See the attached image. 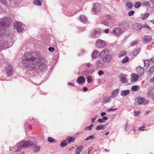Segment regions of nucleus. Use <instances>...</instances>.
<instances>
[{
	"label": "nucleus",
	"instance_id": "37",
	"mask_svg": "<svg viewBox=\"0 0 154 154\" xmlns=\"http://www.w3.org/2000/svg\"><path fill=\"white\" fill-rule=\"evenodd\" d=\"M93 126L94 125L93 124H91L88 126L86 127L85 128V130H91L92 129Z\"/></svg>",
	"mask_w": 154,
	"mask_h": 154
},
{
	"label": "nucleus",
	"instance_id": "14",
	"mask_svg": "<svg viewBox=\"0 0 154 154\" xmlns=\"http://www.w3.org/2000/svg\"><path fill=\"white\" fill-rule=\"evenodd\" d=\"M132 27L133 29L136 31H139L142 28L140 24L139 23H136L134 24Z\"/></svg>",
	"mask_w": 154,
	"mask_h": 154
},
{
	"label": "nucleus",
	"instance_id": "18",
	"mask_svg": "<svg viewBox=\"0 0 154 154\" xmlns=\"http://www.w3.org/2000/svg\"><path fill=\"white\" fill-rule=\"evenodd\" d=\"M136 70L137 73L140 75H143L144 73L143 69L140 66L137 67Z\"/></svg>",
	"mask_w": 154,
	"mask_h": 154
},
{
	"label": "nucleus",
	"instance_id": "30",
	"mask_svg": "<svg viewBox=\"0 0 154 154\" xmlns=\"http://www.w3.org/2000/svg\"><path fill=\"white\" fill-rule=\"evenodd\" d=\"M68 143L66 140L62 141L60 144V146L62 147H64L66 146L67 145H68Z\"/></svg>",
	"mask_w": 154,
	"mask_h": 154
},
{
	"label": "nucleus",
	"instance_id": "58",
	"mask_svg": "<svg viewBox=\"0 0 154 154\" xmlns=\"http://www.w3.org/2000/svg\"><path fill=\"white\" fill-rule=\"evenodd\" d=\"M143 28H146L148 29H151L150 27L149 26L147 25L143 26Z\"/></svg>",
	"mask_w": 154,
	"mask_h": 154
},
{
	"label": "nucleus",
	"instance_id": "61",
	"mask_svg": "<svg viewBox=\"0 0 154 154\" xmlns=\"http://www.w3.org/2000/svg\"><path fill=\"white\" fill-rule=\"evenodd\" d=\"M106 113L105 112H103L101 113V115L102 116H103L106 115Z\"/></svg>",
	"mask_w": 154,
	"mask_h": 154
},
{
	"label": "nucleus",
	"instance_id": "50",
	"mask_svg": "<svg viewBox=\"0 0 154 154\" xmlns=\"http://www.w3.org/2000/svg\"><path fill=\"white\" fill-rule=\"evenodd\" d=\"M134 12L133 11H130L128 13V15L129 16H131L133 15L134 14Z\"/></svg>",
	"mask_w": 154,
	"mask_h": 154
},
{
	"label": "nucleus",
	"instance_id": "8",
	"mask_svg": "<svg viewBox=\"0 0 154 154\" xmlns=\"http://www.w3.org/2000/svg\"><path fill=\"white\" fill-rule=\"evenodd\" d=\"M8 42L3 40L2 38L0 37V50H4L8 48Z\"/></svg>",
	"mask_w": 154,
	"mask_h": 154
},
{
	"label": "nucleus",
	"instance_id": "54",
	"mask_svg": "<svg viewBox=\"0 0 154 154\" xmlns=\"http://www.w3.org/2000/svg\"><path fill=\"white\" fill-rule=\"evenodd\" d=\"M49 50L51 52H53L54 50V49L53 47H49L48 48Z\"/></svg>",
	"mask_w": 154,
	"mask_h": 154
},
{
	"label": "nucleus",
	"instance_id": "45",
	"mask_svg": "<svg viewBox=\"0 0 154 154\" xmlns=\"http://www.w3.org/2000/svg\"><path fill=\"white\" fill-rule=\"evenodd\" d=\"M150 3L148 2H145L143 3V5L144 6H147L149 5L150 6Z\"/></svg>",
	"mask_w": 154,
	"mask_h": 154
},
{
	"label": "nucleus",
	"instance_id": "5",
	"mask_svg": "<svg viewBox=\"0 0 154 154\" xmlns=\"http://www.w3.org/2000/svg\"><path fill=\"white\" fill-rule=\"evenodd\" d=\"M14 27L19 32H21L23 29L22 23L20 22H16L14 23Z\"/></svg>",
	"mask_w": 154,
	"mask_h": 154
},
{
	"label": "nucleus",
	"instance_id": "64",
	"mask_svg": "<svg viewBox=\"0 0 154 154\" xmlns=\"http://www.w3.org/2000/svg\"><path fill=\"white\" fill-rule=\"evenodd\" d=\"M91 65V64L90 63H88L86 64V66L88 67H90Z\"/></svg>",
	"mask_w": 154,
	"mask_h": 154
},
{
	"label": "nucleus",
	"instance_id": "21",
	"mask_svg": "<svg viewBox=\"0 0 154 154\" xmlns=\"http://www.w3.org/2000/svg\"><path fill=\"white\" fill-rule=\"evenodd\" d=\"M83 147L81 145L79 146L76 149L75 153L76 154H79L83 149Z\"/></svg>",
	"mask_w": 154,
	"mask_h": 154
},
{
	"label": "nucleus",
	"instance_id": "19",
	"mask_svg": "<svg viewBox=\"0 0 154 154\" xmlns=\"http://www.w3.org/2000/svg\"><path fill=\"white\" fill-rule=\"evenodd\" d=\"M132 77L131 80L133 82L136 81L138 80L139 78V76L138 75L132 73L131 75Z\"/></svg>",
	"mask_w": 154,
	"mask_h": 154
},
{
	"label": "nucleus",
	"instance_id": "6",
	"mask_svg": "<svg viewBox=\"0 0 154 154\" xmlns=\"http://www.w3.org/2000/svg\"><path fill=\"white\" fill-rule=\"evenodd\" d=\"M101 29L99 28L94 30L91 34V36L93 38H96L99 36L100 34L102 32Z\"/></svg>",
	"mask_w": 154,
	"mask_h": 154
},
{
	"label": "nucleus",
	"instance_id": "23",
	"mask_svg": "<svg viewBox=\"0 0 154 154\" xmlns=\"http://www.w3.org/2000/svg\"><path fill=\"white\" fill-rule=\"evenodd\" d=\"M119 91V89H116L114 90L112 93L111 95V97L112 98H114L117 96L118 95V92Z\"/></svg>",
	"mask_w": 154,
	"mask_h": 154
},
{
	"label": "nucleus",
	"instance_id": "26",
	"mask_svg": "<svg viewBox=\"0 0 154 154\" xmlns=\"http://www.w3.org/2000/svg\"><path fill=\"white\" fill-rule=\"evenodd\" d=\"M66 141H67L68 144H69L70 143L73 142L75 140V138L74 137H69L67 138L66 139Z\"/></svg>",
	"mask_w": 154,
	"mask_h": 154
},
{
	"label": "nucleus",
	"instance_id": "25",
	"mask_svg": "<svg viewBox=\"0 0 154 154\" xmlns=\"http://www.w3.org/2000/svg\"><path fill=\"white\" fill-rule=\"evenodd\" d=\"M111 100V97L107 96L104 97L103 99L102 102L103 103H106L109 102Z\"/></svg>",
	"mask_w": 154,
	"mask_h": 154
},
{
	"label": "nucleus",
	"instance_id": "39",
	"mask_svg": "<svg viewBox=\"0 0 154 154\" xmlns=\"http://www.w3.org/2000/svg\"><path fill=\"white\" fill-rule=\"evenodd\" d=\"M149 13H147L142 17V18L143 20H145L149 16Z\"/></svg>",
	"mask_w": 154,
	"mask_h": 154
},
{
	"label": "nucleus",
	"instance_id": "48",
	"mask_svg": "<svg viewBox=\"0 0 154 154\" xmlns=\"http://www.w3.org/2000/svg\"><path fill=\"white\" fill-rule=\"evenodd\" d=\"M144 66H146V65L148 66L149 63V61L148 60H146L144 61Z\"/></svg>",
	"mask_w": 154,
	"mask_h": 154
},
{
	"label": "nucleus",
	"instance_id": "13",
	"mask_svg": "<svg viewBox=\"0 0 154 154\" xmlns=\"http://www.w3.org/2000/svg\"><path fill=\"white\" fill-rule=\"evenodd\" d=\"M99 56H100V52L97 50H95L92 53V57L95 59L98 58Z\"/></svg>",
	"mask_w": 154,
	"mask_h": 154
},
{
	"label": "nucleus",
	"instance_id": "34",
	"mask_svg": "<svg viewBox=\"0 0 154 154\" xmlns=\"http://www.w3.org/2000/svg\"><path fill=\"white\" fill-rule=\"evenodd\" d=\"M141 5V3L139 2H137L135 4L134 6L136 8H139Z\"/></svg>",
	"mask_w": 154,
	"mask_h": 154
},
{
	"label": "nucleus",
	"instance_id": "56",
	"mask_svg": "<svg viewBox=\"0 0 154 154\" xmlns=\"http://www.w3.org/2000/svg\"><path fill=\"white\" fill-rule=\"evenodd\" d=\"M109 32V29H106L104 30V32L108 33Z\"/></svg>",
	"mask_w": 154,
	"mask_h": 154
},
{
	"label": "nucleus",
	"instance_id": "38",
	"mask_svg": "<svg viewBox=\"0 0 154 154\" xmlns=\"http://www.w3.org/2000/svg\"><path fill=\"white\" fill-rule=\"evenodd\" d=\"M94 135H91L87 137L85 139V140H93L94 139Z\"/></svg>",
	"mask_w": 154,
	"mask_h": 154
},
{
	"label": "nucleus",
	"instance_id": "3",
	"mask_svg": "<svg viewBox=\"0 0 154 154\" xmlns=\"http://www.w3.org/2000/svg\"><path fill=\"white\" fill-rule=\"evenodd\" d=\"M33 143L32 141H20L17 144V149H16L15 152H18L23 148H26L33 145Z\"/></svg>",
	"mask_w": 154,
	"mask_h": 154
},
{
	"label": "nucleus",
	"instance_id": "10",
	"mask_svg": "<svg viewBox=\"0 0 154 154\" xmlns=\"http://www.w3.org/2000/svg\"><path fill=\"white\" fill-rule=\"evenodd\" d=\"M5 72L8 76H9L13 74V71L12 67L8 66L5 68Z\"/></svg>",
	"mask_w": 154,
	"mask_h": 154
},
{
	"label": "nucleus",
	"instance_id": "7",
	"mask_svg": "<svg viewBox=\"0 0 154 154\" xmlns=\"http://www.w3.org/2000/svg\"><path fill=\"white\" fill-rule=\"evenodd\" d=\"M96 46L97 48H103L106 46V44L103 40L100 39H98L96 42Z\"/></svg>",
	"mask_w": 154,
	"mask_h": 154
},
{
	"label": "nucleus",
	"instance_id": "44",
	"mask_svg": "<svg viewBox=\"0 0 154 154\" xmlns=\"http://www.w3.org/2000/svg\"><path fill=\"white\" fill-rule=\"evenodd\" d=\"M150 7L151 8H154V1H151L150 3Z\"/></svg>",
	"mask_w": 154,
	"mask_h": 154
},
{
	"label": "nucleus",
	"instance_id": "9",
	"mask_svg": "<svg viewBox=\"0 0 154 154\" xmlns=\"http://www.w3.org/2000/svg\"><path fill=\"white\" fill-rule=\"evenodd\" d=\"M112 32L114 35L117 36L121 35L123 33L122 29L119 27L113 28Z\"/></svg>",
	"mask_w": 154,
	"mask_h": 154
},
{
	"label": "nucleus",
	"instance_id": "31",
	"mask_svg": "<svg viewBox=\"0 0 154 154\" xmlns=\"http://www.w3.org/2000/svg\"><path fill=\"white\" fill-rule=\"evenodd\" d=\"M154 72V66L150 67L147 73L148 74H150L153 73Z\"/></svg>",
	"mask_w": 154,
	"mask_h": 154
},
{
	"label": "nucleus",
	"instance_id": "24",
	"mask_svg": "<svg viewBox=\"0 0 154 154\" xmlns=\"http://www.w3.org/2000/svg\"><path fill=\"white\" fill-rule=\"evenodd\" d=\"M85 81V79L83 76H81L79 77L76 80L77 82L80 83H82Z\"/></svg>",
	"mask_w": 154,
	"mask_h": 154
},
{
	"label": "nucleus",
	"instance_id": "12",
	"mask_svg": "<svg viewBox=\"0 0 154 154\" xmlns=\"http://www.w3.org/2000/svg\"><path fill=\"white\" fill-rule=\"evenodd\" d=\"M152 39L151 36L149 35H145L143 37V41L144 43H148Z\"/></svg>",
	"mask_w": 154,
	"mask_h": 154
},
{
	"label": "nucleus",
	"instance_id": "60",
	"mask_svg": "<svg viewBox=\"0 0 154 154\" xmlns=\"http://www.w3.org/2000/svg\"><path fill=\"white\" fill-rule=\"evenodd\" d=\"M96 119L95 118H93L91 119V121H92V123H93L94 122H95V120H96Z\"/></svg>",
	"mask_w": 154,
	"mask_h": 154
},
{
	"label": "nucleus",
	"instance_id": "49",
	"mask_svg": "<svg viewBox=\"0 0 154 154\" xmlns=\"http://www.w3.org/2000/svg\"><path fill=\"white\" fill-rule=\"evenodd\" d=\"M0 1L4 5H6L8 3L7 0H0Z\"/></svg>",
	"mask_w": 154,
	"mask_h": 154
},
{
	"label": "nucleus",
	"instance_id": "16",
	"mask_svg": "<svg viewBox=\"0 0 154 154\" xmlns=\"http://www.w3.org/2000/svg\"><path fill=\"white\" fill-rule=\"evenodd\" d=\"M101 6L98 3H95L94 5V11L97 12L100 11L101 10Z\"/></svg>",
	"mask_w": 154,
	"mask_h": 154
},
{
	"label": "nucleus",
	"instance_id": "28",
	"mask_svg": "<svg viewBox=\"0 0 154 154\" xmlns=\"http://www.w3.org/2000/svg\"><path fill=\"white\" fill-rule=\"evenodd\" d=\"M40 149V147L38 146L35 145L33 146V151L34 152H38Z\"/></svg>",
	"mask_w": 154,
	"mask_h": 154
},
{
	"label": "nucleus",
	"instance_id": "63",
	"mask_svg": "<svg viewBox=\"0 0 154 154\" xmlns=\"http://www.w3.org/2000/svg\"><path fill=\"white\" fill-rule=\"evenodd\" d=\"M108 119V118L106 117H103V120H107Z\"/></svg>",
	"mask_w": 154,
	"mask_h": 154
},
{
	"label": "nucleus",
	"instance_id": "59",
	"mask_svg": "<svg viewBox=\"0 0 154 154\" xmlns=\"http://www.w3.org/2000/svg\"><path fill=\"white\" fill-rule=\"evenodd\" d=\"M117 109V108L115 109H112L111 108V109H108V110L109 111H113V110H115Z\"/></svg>",
	"mask_w": 154,
	"mask_h": 154
},
{
	"label": "nucleus",
	"instance_id": "55",
	"mask_svg": "<svg viewBox=\"0 0 154 154\" xmlns=\"http://www.w3.org/2000/svg\"><path fill=\"white\" fill-rule=\"evenodd\" d=\"M104 74L103 72L101 70H100L99 71L98 73V74L99 75H102L103 74Z\"/></svg>",
	"mask_w": 154,
	"mask_h": 154
},
{
	"label": "nucleus",
	"instance_id": "36",
	"mask_svg": "<svg viewBox=\"0 0 154 154\" xmlns=\"http://www.w3.org/2000/svg\"><path fill=\"white\" fill-rule=\"evenodd\" d=\"M126 55V52L124 51H122L119 54V57H121L124 56Z\"/></svg>",
	"mask_w": 154,
	"mask_h": 154
},
{
	"label": "nucleus",
	"instance_id": "43",
	"mask_svg": "<svg viewBox=\"0 0 154 154\" xmlns=\"http://www.w3.org/2000/svg\"><path fill=\"white\" fill-rule=\"evenodd\" d=\"M92 77L90 75H89L87 77V79L88 80V83L92 81Z\"/></svg>",
	"mask_w": 154,
	"mask_h": 154
},
{
	"label": "nucleus",
	"instance_id": "57",
	"mask_svg": "<svg viewBox=\"0 0 154 154\" xmlns=\"http://www.w3.org/2000/svg\"><path fill=\"white\" fill-rule=\"evenodd\" d=\"M98 122L100 123H103V121L101 119H99L97 120Z\"/></svg>",
	"mask_w": 154,
	"mask_h": 154
},
{
	"label": "nucleus",
	"instance_id": "52",
	"mask_svg": "<svg viewBox=\"0 0 154 154\" xmlns=\"http://www.w3.org/2000/svg\"><path fill=\"white\" fill-rule=\"evenodd\" d=\"M145 128V127L144 125H143L142 127H140L139 128V130L141 131H143L144 130V129Z\"/></svg>",
	"mask_w": 154,
	"mask_h": 154
},
{
	"label": "nucleus",
	"instance_id": "53",
	"mask_svg": "<svg viewBox=\"0 0 154 154\" xmlns=\"http://www.w3.org/2000/svg\"><path fill=\"white\" fill-rule=\"evenodd\" d=\"M134 116H137V115H139L140 113V111H138V112L135 111V112H134Z\"/></svg>",
	"mask_w": 154,
	"mask_h": 154
},
{
	"label": "nucleus",
	"instance_id": "62",
	"mask_svg": "<svg viewBox=\"0 0 154 154\" xmlns=\"http://www.w3.org/2000/svg\"><path fill=\"white\" fill-rule=\"evenodd\" d=\"M154 81V76L150 80V82H153Z\"/></svg>",
	"mask_w": 154,
	"mask_h": 154
},
{
	"label": "nucleus",
	"instance_id": "22",
	"mask_svg": "<svg viewBox=\"0 0 154 154\" xmlns=\"http://www.w3.org/2000/svg\"><path fill=\"white\" fill-rule=\"evenodd\" d=\"M120 26L124 28H128L129 26V25L125 21L122 22L120 24Z\"/></svg>",
	"mask_w": 154,
	"mask_h": 154
},
{
	"label": "nucleus",
	"instance_id": "33",
	"mask_svg": "<svg viewBox=\"0 0 154 154\" xmlns=\"http://www.w3.org/2000/svg\"><path fill=\"white\" fill-rule=\"evenodd\" d=\"M140 51V48H137L135 50L133 53V56H136L137 54L139 53Z\"/></svg>",
	"mask_w": 154,
	"mask_h": 154
},
{
	"label": "nucleus",
	"instance_id": "51",
	"mask_svg": "<svg viewBox=\"0 0 154 154\" xmlns=\"http://www.w3.org/2000/svg\"><path fill=\"white\" fill-rule=\"evenodd\" d=\"M138 87H132V90L135 91L138 90L139 89L137 88Z\"/></svg>",
	"mask_w": 154,
	"mask_h": 154
},
{
	"label": "nucleus",
	"instance_id": "11",
	"mask_svg": "<svg viewBox=\"0 0 154 154\" xmlns=\"http://www.w3.org/2000/svg\"><path fill=\"white\" fill-rule=\"evenodd\" d=\"M20 0H10V5L12 7L18 6Z\"/></svg>",
	"mask_w": 154,
	"mask_h": 154
},
{
	"label": "nucleus",
	"instance_id": "15",
	"mask_svg": "<svg viewBox=\"0 0 154 154\" xmlns=\"http://www.w3.org/2000/svg\"><path fill=\"white\" fill-rule=\"evenodd\" d=\"M95 64L97 67H102L105 64V62L103 60H98L96 61Z\"/></svg>",
	"mask_w": 154,
	"mask_h": 154
},
{
	"label": "nucleus",
	"instance_id": "17",
	"mask_svg": "<svg viewBox=\"0 0 154 154\" xmlns=\"http://www.w3.org/2000/svg\"><path fill=\"white\" fill-rule=\"evenodd\" d=\"M80 21L84 23H87L88 22L87 18L85 15H82L79 17Z\"/></svg>",
	"mask_w": 154,
	"mask_h": 154
},
{
	"label": "nucleus",
	"instance_id": "46",
	"mask_svg": "<svg viewBox=\"0 0 154 154\" xmlns=\"http://www.w3.org/2000/svg\"><path fill=\"white\" fill-rule=\"evenodd\" d=\"M102 23L103 24H104L105 25H106L107 26H108L109 25V22L107 21H102Z\"/></svg>",
	"mask_w": 154,
	"mask_h": 154
},
{
	"label": "nucleus",
	"instance_id": "20",
	"mask_svg": "<svg viewBox=\"0 0 154 154\" xmlns=\"http://www.w3.org/2000/svg\"><path fill=\"white\" fill-rule=\"evenodd\" d=\"M145 100L144 97L140 98L137 100L138 103L140 104L145 105L147 103L145 102Z\"/></svg>",
	"mask_w": 154,
	"mask_h": 154
},
{
	"label": "nucleus",
	"instance_id": "40",
	"mask_svg": "<svg viewBox=\"0 0 154 154\" xmlns=\"http://www.w3.org/2000/svg\"><path fill=\"white\" fill-rule=\"evenodd\" d=\"M129 60V58L128 57H125L124 58L122 61V63H125L127 61H128Z\"/></svg>",
	"mask_w": 154,
	"mask_h": 154
},
{
	"label": "nucleus",
	"instance_id": "4",
	"mask_svg": "<svg viewBox=\"0 0 154 154\" xmlns=\"http://www.w3.org/2000/svg\"><path fill=\"white\" fill-rule=\"evenodd\" d=\"M11 19L9 17H5L0 19V31L8 27L11 23Z\"/></svg>",
	"mask_w": 154,
	"mask_h": 154
},
{
	"label": "nucleus",
	"instance_id": "41",
	"mask_svg": "<svg viewBox=\"0 0 154 154\" xmlns=\"http://www.w3.org/2000/svg\"><path fill=\"white\" fill-rule=\"evenodd\" d=\"M138 43V40H135L132 42L131 44L132 45H137Z\"/></svg>",
	"mask_w": 154,
	"mask_h": 154
},
{
	"label": "nucleus",
	"instance_id": "27",
	"mask_svg": "<svg viewBox=\"0 0 154 154\" xmlns=\"http://www.w3.org/2000/svg\"><path fill=\"white\" fill-rule=\"evenodd\" d=\"M130 92V91L128 90H126L122 91L121 93V95L123 96H125L128 94Z\"/></svg>",
	"mask_w": 154,
	"mask_h": 154
},
{
	"label": "nucleus",
	"instance_id": "35",
	"mask_svg": "<svg viewBox=\"0 0 154 154\" xmlns=\"http://www.w3.org/2000/svg\"><path fill=\"white\" fill-rule=\"evenodd\" d=\"M127 6L129 8H131L133 7L132 3L131 2H128L126 4Z\"/></svg>",
	"mask_w": 154,
	"mask_h": 154
},
{
	"label": "nucleus",
	"instance_id": "1",
	"mask_svg": "<svg viewBox=\"0 0 154 154\" xmlns=\"http://www.w3.org/2000/svg\"><path fill=\"white\" fill-rule=\"evenodd\" d=\"M23 63L27 67L34 68L36 69L44 70L47 66L43 58L30 53H25L22 58Z\"/></svg>",
	"mask_w": 154,
	"mask_h": 154
},
{
	"label": "nucleus",
	"instance_id": "42",
	"mask_svg": "<svg viewBox=\"0 0 154 154\" xmlns=\"http://www.w3.org/2000/svg\"><path fill=\"white\" fill-rule=\"evenodd\" d=\"M120 80L123 83L125 82L126 80V79L124 76H122L120 77Z\"/></svg>",
	"mask_w": 154,
	"mask_h": 154
},
{
	"label": "nucleus",
	"instance_id": "47",
	"mask_svg": "<svg viewBox=\"0 0 154 154\" xmlns=\"http://www.w3.org/2000/svg\"><path fill=\"white\" fill-rule=\"evenodd\" d=\"M48 140L49 142H52L54 141V139L53 138L49 137L48 138Z\"/></svg>",
	"mask_w": 154,
	"mask_h": 154
},
{
	"label": "nucleus",
	"instance_id": "29",
	"mask_svg": "<svg viewBox=\"0 0 154 154\" xmlns=\"http://www.w3.org/2000/svg\"><path fill=\"white\" fill-rule=\"evenodd\" d=\"M41 1L42 0H35L33 1V3L35 5L40 6L41 5Z\"/></svg>",
	"mask_w": 154,
	"mask_h": 154
},
{
	"label": "nucleus",
	"instance_id": "2",
	"mask_svg": "<svg viewBox=\"0 0 154 154\" xmlns=\"http://www.w3.org/2000/svg\"><path fill=\"white\" fill-rule=\"evenodd\" d=\"M100 57L105 63H108L112 59V55L109 54V51L107 48H105L100 52Z\"/></svg>",
	"mask_w": 154,
	"mask_h": 154
},
{
	"label": "nucleus",
	"instance_id": "32",
	"mask_svg": "<svg viewBox=\"0 0 154 154\" xmlns=\"http://www.w3.org/2000/svg\"><path fill=\"white\" fill-rule=\"evenodd\" d=\"M105 127L104 125H98L96 128V130H103L104 129Z\"/></svg>",
	"mask_w": 154,
	"mask_h": 154
}]
</instances>
